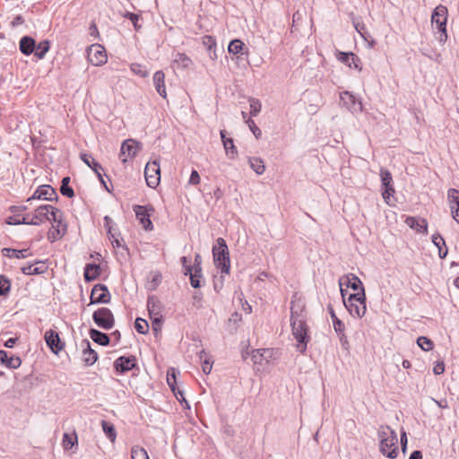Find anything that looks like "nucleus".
Returning <instances> with one entry per match:
<instances>
[{
    "label": "nucleus",
    "instance_id": "nucleus-44",
    "mask_svg": "<svg viewBox=\"0 0 459 459\" xmlns=\"http://www.w3.org/2000/svg\"><path fill=\"white\" fill-rule=\"evenodd\" d=\"M69 181H70V178H68V177H65L62 179L60 192L65 196L73 197L74 195V192L73 188L68 186Z\"/></svg>",
    "mask_w": 459,
    "mask_h": 459
},
{
    "label": "nucleus",
    "instance_id": "nucleus-38",
    "mask_svg": "<svg viewBox=\"0 0 459 459\" xmlns=\"http://www.w3.org/2000/svg\"><path fill=\"white\" fill-rule=\"evenodd\" d=\"M272 356V351L269 349H258L253 351L252 359L254 363H262V359L266 360Z\"/></svg>",
    "mask_w": 459,
    "mask_h": 459
},
{
    "label": "nucleus",
    "instance_id": "nucleus-43",
    "mask_svg": "<svg viewBox=\"0 0 459 459\" xmlns=\"http://www.w3.org/2000/svg\"><path fill=\"white\" fill-rule=\"evenodd\" d=\"M243 48L244 43L240 39H233L228 46V51L230 54L238 55L243 50Z\"/></svg>",
    "mask_w": 459,
    "mask_h": 459
},
{
    "label": "nucleus",
    "instance_id": "nucleus-5",
    "mask_svg": "<svg viewBox=\"0 0 459 459\" xmlns=\"http://www.w3.org/2000/svg\"><path fill=\"white\" fill-rule=\"evenodd\" d=\"M217 244L212 248L214 264L221 273H230V261L226 241L222 238L216 240Z\"/></svg>",
    "mask_w": 459,
    "mask_h": 459
},
{
    "label": "nucleus",
    "instance_id": "nucleus-21",
    "mask_svg": "<svg viewBox=\"0 0 459 459\" xmlns=\"http://www.w3.org/2000/svg\"><path fill=\"white\" fill-rule=\"evenodd\" d=\"M177 374H179V372L176 368H170L167 373V383H168L169 386L170 387L171 391L174 393L177 399L180 403H182V402L186 403V401L184 397L183 392L181 390H178L176 387Z\"/></svg>",
    "mask_w": 459,
    "mask_h": 459
},
{
    "label": "nucleus",
    "instance_id": "nucleus-61",
    "mask_svg": "<svg viewBox=\"0 0 459 459\" xmlns=\"http://www.w3.org/2000/svg\"><path fill=\"white\" fill-rule=\"evenodd\" d=\"M104 222H105V228L107 230V233L108 234H110L111 233V230H112V220L109 216H105L104 217Z\"/></svg>",
    "mask_w": 459,
    "mask_h": 459
},
{
    "label": "nucleus",
    "instance_id": "nucleus-22",
    "mask_svg": "<svg viewBox=\"0 0 459 459\" xmlns=\"http://www.w3.org/2000/svg\"><path fill=\"white\" fill-rule=\"evenodd\" d=\"M339 285L341 289L345 286L346 288H351L359 291H361V288H364L362 281L353 273H349L341 277L339 280Z\"/></svg>",
    "mask_w": 459,
    "mask_h": 459
},
{
    "label": "nucleus",
    "instance_id": "nucleus-11",
    "mask_svg": "<svg viewBox=\"0 0 459 459\" xmlns=\"http://www.w3.org/2000/svg\"><path fill=\"white\" fill-rule=\"evenodd\" d=\"M144 176L146 184L152 188H155L160 181V164L156 160L148 162L145 166Z\"/></svg>",
    "mask_w": 459,
    "mask_h": 459
},
{
    "label": "nucleus",
    "instance_id": "nucleus-55",
    "mask_svg": "<svg viewBox=\"0 0 459 459\" xmlns=\"http://www.w3.org/2000/svg\"><path fill=\"white\" fill-rule=\"evenodd\" d=\"M384 187H385V190L382 193V196H383L384 200L388 204L390 196L393 195V194L394 193V189L393 186H384Z\"/></svg>",
    "mask_w": 459,
    "mask_h": 459
},
{
    "label": "nucleus",
    "instance_id": "nucleus-25",
    "mask_svg": "<svg viewBox=\"0 0 459 459\" xmlns=\"http://www.w3.org/2000/svg\"><path fill=\"white\" fill-rule=\"evenodd\" d=\"M405 223L411 229L417 230L418 232H427L428 222L425 219L416 218V217H407L405 220Z\"/></svg>",
    "mask_w": 459,
    "mask_h": 459
},
{
    "label": "nucleus",
    "instance_id": "nucleus-33",
    "mask_svg": "<svg viewBox=\"0 0 459 459\" xmlns=\"http://www.w3.org/2000/svg\"><path fill=\"white\" fill-rule=\"evenodd\" d=\"M89 334L91 340L100 345L106 346L109 343L108 335L99 330L91 329Z\"/></svg>",
    "mask_w": 459,
    "mask_h": 459
},
{
    "label": "nucleus",
    "instance_id": "nucleus-18",
    "mask_svg": "<svg viewBox=\"0 0 459 459\" xmlns=\"http://www.w3.org/2000/svg\"><path fill=\"white\" fill-rule=\"evenodd\" d=\"M81 160L94 171V173L97 175V177L100 179V181L101 182V184L109 192V189L106 186V183H105L102 174L100 172L101 170H103L101 165L95 159H93L90 154H87V153H82Z\"/></svg>",
    "mask_w": 459,
    "mask_h": 459
},
{
    "label": "nucleus",
    "instance_id": "nucleus-24",
    "mask_svg": "<svg viewBox=\"0 0 459 459\" xmlns=\"http://www.w3.org/2000/svg\"><path fill=\"white\" fill-rule=\"evenodd\" d=\"M152 80L159 95L163 99H166L165 74L162 71H157L154 73Z\"/></svg>",
    "mask_w": 459,
    "mask_h": 459
},
{
    "label": "nucleus",
    "instance_id": "nucleus-10",
    "mask_svg": "<svg viewBox=\"0 0 459 459\" xmlns=\"http://www.w3.org/2000/svg\"><path fill=\"white\" fill-rule=\"evenodd\" d=\"M340 102L353 114L361 113L363 110L361 100L350 91L341 92Z\"/></svg>",
    "mask_w": 459,
    "mask_h": 459
},
{
    "label": "nucleus",
    "instance_id": "nucleus-60",
    "mask_svg": "<svg viewBox=\"0 0 459 459\" xmlns=\"http://www.w3.org/2000/svg\"><path fill=\"white\" fill-rule=\"evenodd\" d=\"M20 220L18 215H13L7 218L6 222L10 225H21Z\"/></svg>",
    "mask_w": 459,
    "mask_h": 459
},
{
    "label": "nucleus",
    "instance_id": "nucleus-9",
    "mask_svg": "<svg viewBox=\"0 0 459 459\" xmlns=\"http://www.w3.org/2000/svg\"><path fill=\"white\" fill-rule=\"evenodd\" d=\"M185 274L190 276V283L193 288L196 289L201 286L202 256L200 254H195L193 266H186Z\"/></svg>",
    "mask_w": 459,
    "mask_h": 459
},
{
    "label": "nucleus",
    "instance_id": "nucleus-63",
    "mask_svg": "<svg viewBox=\"0 0 459 459\" xmlns=\"http://www.w3.org/2000/svg\"><path fill=\"white\" fill-rule=\"evenodd\" d=\"M409 459H422V454L420 451L415 450L411 454Z\"/></svg>",
    "mask_w": 459,
    "mask_h": 459
},
{
    "label": "nucleus",
    "instance_id": "nucleus-62",
    "mask_svg": "<svg viewBox=\"0 0 459 459\" xmlns=\"http://www.w3.org/2000/svg\"><path fill=\"white\" fill-rule=\"evenodd\" d=\"M401 445H402V451L405 453L406 451V446H407V436L404 431L401 433Z\"/></svg>",
    "mask_w": 459,
    "mask_h": 459
},
{
    "label": "nucleus",
    "instance_id": "nucleus-54",
    "mask_svg": "<svg viewBox=\"0 0 459 459\" xmlns=\"http://www.w3.org/2000/svg\"><path fill=\"white\" fill-rule=\"evenodd\" d=\"M123 16L132 22L136 30H138L141 28V25L138 24V21L140 19V16L138 14L130 12H126Z\"/></svg>",
    "mask_w": 459,
    "mask_h": 459
},
{
    "label": "nucleus",
    "instance_id": "nucleus-40",
    "mask_svg": "<svg viewBox=\"0 0 459 459\" xmlns=\"http://www.w3.org/2000/svg\"><path fill=\"white\" fill-rule=\"evenodd\" d=\"M432 242L438 248L439 256L441 258L446 257V255H447V248H446V250L443 252L442 247H446V243L443 237L439 234H434L432 236Z\"/></svg>",
    "mask_w": 459,
    "mask_h": 459
},
{
    "label": "nucleus",
    "instance_id": "nucleus-17",
    "mask_svg": "<svg viewBox=\"0 0 459 459\" xmlns=\"http://www.w3.org/2000/svg\"><path fill=\"white\" fill-rule=\"evenodd\" d=\"M52 221L56 225L54 226L55 231L52 232V238L54 239L60 238L66 232V224L63 221L62 212L56 208V213L52 212Z\"/></svg>",
    "mask_w": 459,
    "mask_h": 459
},
{
    "label": "nucleus",
    "instance_id": "nucleus-14",
    "mask_svg": "<svg viewBox=\"0 0 459 459\" xmlns=\"http://www.w3.org/2000/svg\"><path fill=\"white\" fill-rule=\"evenodd\" d=\"M336 58L341 62L346 65L348 67L351 69H355L359 72H361L362 65L361 61L359 56H357L352 52H342V51H337L336 52Z\"/></svg>",
    "mask_w": 459,
    "mask_h": 459
},
{
    "label": "nucleus",
    "instance_id": "nucleus-7",
    "mask_svg": "<svg viewBox=\"0 0 459 459\" xmlns=\"http://www.w3.org/2000/svg\"><path fill=\"white\" fill-rule=\"evenodd\" d=\"M94 323L104 330L111 329L115 325V318L111 310L108 307H100L97 309L93 315Z\"/></svg>",
    "mask_w": 459,
    "mask_h": 459
},
{
    "label": "nucleus",
    "instance_id": "nucleus-52",
    "mask_svg": "<svg viewBox=\"0 0 459 459\" xmlns=\"http://www.w3.org/2000/svg\"><path fill=\"white\" fill-rule=\"evenodd\" d=\"M11 283L4 276H0V295H5L9 292Z\"/></svg>",
    "mask_w": 459,
    "mask_h": 459
},
{
    "label": "nucleus",
    "instance_id": "nucleus-39",
    "mask_svg": "<svg viewBox=\"0 0 459 459\" xmlns=\"http://www.w3.org/2000/svg\"><path fill=\"white\" fill-rule=\"evenodd\" d=\"M48 49H49V41L43 40V41H40L37 46L35 45V49L33 52L35 53V56L39 59H42L46 56V53L48 51Z\"/></svg>",
    "mask_w": 459,
    "mask_h": 459
},
{
    "label": "nucleus",
    "instance_id": "nucleus-37",
    "mask_svg": "<svg viewBox=\"0 0 459 459\" xmlns=\"http://www.w3.org/2000/svg\"><path fill=\"white\" fill-rule=\"evenodd\" d=\"M101 427H102V430L105 433V435L107 436V437L112 443H114L116 441V438H117V432H116L114 425L112 423H110V422L106 421V420H102L101 421Z\"/></svg>",
    "mask_w": 459,
    "mask_h": 459
},
{
    "label": "nucleus",
    "instance_id": "nucleus-6",
    "mask_svg": "<svg viewBox=\"0 0 459 459\" xmlns=\"http://www.w3.org/2000/svg\"><path fill=\"white\" fill-rule=\"evenodd\" d=\"M52 212L56 213V208L50 204L38 206L31 214L30 224L38 226L46 221H51Z\"/></svg>",
    "mask_w": 459,
    "mask_h": 459
},
{
    "label": "nucleus",
    "instance_id": "nucleus-35",
    "mask_svg": "<svg viewBox=\"0 0 459 459\" xmlns=\"http://www.w3.org/2000/svg\"><path fill=\"white\" fill-rule=\"evenodd\" d=\"M248 163L250 168L257 174L262 175L265 171V166L261 158L258 157H248Z\"/></svg>",
    "mask_w": 459,
    "mask_h": 459
},
{
    "label": "nucleus",
    "instance_id": "nucleus-59",
    "mask_svg": "<svg viewBox=\"0 0 459 459\" xmlns=\"http://www.w3.org/2000/svg\"><path fill=\"white\" fill-rule=\"evenodd\" d=\"M445 371V365L443 362L437 363L433 368V372L436 375H440Z\"/></svg>",
    "mask_w": 459,
    "mask_h": 459
},
{
    "label": "nucleus",
    "instance_id": "nucleus-15",
    "mask_svg": "<svg viewBox=\"0 0 459 459\" xmlns=\"http://www.w3.org/2000/svg\"><path fill=\"white\" fill-rule=\"evenodd\" d=\"M57 198L58 195L52 186H50L49 185H43L36 189L34 194L27 199V202H30L36 199L53 201L57 200Z\"/></svg>",
    "mask_w": 459,
    "mask_h": 459
},
{
    "label": "nucleus",
    "instance_id": "nucleus-29",
    "mask_svg": "<svg viewBox=\"0 0 459 459\" xmlns=\"http://www.w3.org/2000/svg\"><path fill=\"white\" fill-rule=\"evenodd\" d=\"M35 49V40L28 36H24L20 40V50L22 54L29 56Z\"/></svg>",
    "mask_w": 459,
    "mask_h": 459
},
{
    "label": "nucleus",
    "instance_id": "nucleus-42",
    "mask_svg": "<svg viewBox=\"0 0 459 459\" xmlns=\"http://www.w3.org/2000/svg\"><path fill=\"white\" fill-rule=\"evenodd\" d=\"M132 459H150L146 450L139 446H134L131 449Z\"/></svg>",
    "mask_w": 459,
    "mask_h": 459
},
{
    "label": "nucleus",
    "instance_id": "nucleus-58",
    "mask_svg": "<svg viewBox=\"0 0 459 459\" xmlns=\"http://www.w3.org/2000/svg\"><path fill=\"white\" fill-rule=\"evenodd\" d=\"M423 55H425L429 59H432V60H434V61H436L437 63H440L441 60H442V56H441L440 53L433 52V54H429V53L423 52Z\"/></svg>",
    "mask_w": 459,
    "mask_h": 459
},
{
    "label": "nucleus",
    "instance_id": "nucleus-51",
    "mask_svg": "<svg viewBox=\"0 0 459 459\" xmlns=\"http://www.w3.org/2000/svg\"><path fill=\"white\" fill-rule=\"evenodd\" d=\"M333 326L334 331L339 335L340 341H342V339L344 338V333H345V325L342 323V321L341 319L334 320V322H333Z\"/></svg>",
    "mask_w": 459,
    "mask_h": 459
},
{
    "label": "nucleus",
    "instance_id": "nucleus-41",
    "mask_svg": "<svg viewBox=\"0 0 459 459\" xmlns=\"http://www.w3.org/2000/svg\"><path fill=\"white\" fill-rule=\"evenodd\" d=\"M224 150L227 156L230 159H236L238 157V150L234 144L233 140L230 138V140L224 141Z\"/></svg>",
    "mask_w": 459,
    "mask_h": 459
},
{
    "label": "nucleus",
    "instance_id": "nucleus-46",
    "mask_svg": "<svg viewBox=\"0 0 459 459\" xmlns=\"http://www.w3.org/2000/svg\"><path fill=\"white\" fill-rule=\"evenodd\" d=\"M130 70L136 75L145 78L149 75V72L140 64L133 63L130 65Z\"/></svg>",
    "mask_w": 459,
    "mask_h": 459
},
{
    "label": "nucleus",
    "instance_id": "nucleus-12",
    "mask_svg": "<svg viewBox=\"0 0 459 459\" xmlns=\"http://www.w3.org/2000/svg\"><path fill=\"white\" fill-rule=\"evenodd\" d=\"M87 56L89 62L95 66L102 65L108 61L105 48L99 44H93L88 48Z\"/></svg>",
    "mask_w": 459,
    "mask_h": 459
},
{
    "label": "nucleus",
    "instance_id": "nucleus-32",
    "mask_svg": "<svg viewBox=\"0 0 459 459\" xmlns=\"http://www.w3.org/2000/svg\"><path fill=\"white\" fill-rule=\"evenodd\" d=\"M100 267L95 264H88L84 268V279L86 281H91L99 277Z\"/></svg>",
    "mask_w": 459,
    "mask_h": 459
},
{
    "label": "nucleus",
    "instance_id": "nucleus-34",
    "mask_svg": "<svg viewBox=\"0 0 459 459\" xmlns=\"http://www.w3.org/2000/svg\"><path fill=\"white\" fill-rule=\"evenodd\" d=\"M199 359L202 363L203 372L206 375L210 374L212 368V363H213L211 356L205 351V350H202L199 352Z\"/></svg>",
    "mask_w": 459,
    "mask_h": 459
},
{
    "label": "nucleus",
    "instance_id": "nucleus-3",
    "mask_svg": "<svg viewBox=\"0 0 459 459\" xmlns=\"http://www.w3.org/2000/svg\"><path fill=\"white\" fill-rule=\"evenodd\" d=\"M448 18V10L443 4L437 5L431 14V25L439 34L438 41L444 44L447 39L446 22Z\"/></svg>",
    "mask_w": 459,
    "mask_h": 459
},
{
    "label": "nucleus",
    "instance_id": "nucleus-19",
    "mask_svg": "<svg viewBox=\"0 0 459 459\" xmlns=\"http://www.w3.org/2000/svg\"><path fill=\"white\" fill-rule=\"evenodd\" d=\"M136 366V358L134 356L117 358L114 362V368L120 373H126Z\"/></svg>",
    "mask_w": 459,
    "mask_h": 459
},
{
    "label": "nucleus",
    "instance_id": "nucleus-57",
    "mask_svg": "<svg viewBox=\"0 0 459 459\" xmlns=\"http://www.w3.org/2000/svg\"><path fill=\"white\" fill-rule=\"evenodd\" d=\"M152 328L156 333H158L160 329L161 316H153V317H152Z\"/></svg>",
    "mask_w": 459,
    "mask_h": 459
},
{
    "label": "nucleus",
    "instance_id": "nucleus-20",
    "mask_svg": "<svg viewBox=\"0 0 459 459\" xmlns=\"http://www.w3.org/2000/svg\"><path fill=\"white\" fill-rule=\"evenodd\" d=\"M133 209L135 212L137 220L140 221L142 226L146 230H152L153 226L152 221L150 220L151 214L149 213L147 208L143 205H134Z\"/></svg>",
    "mask_w": 459,
    "mask_h": 459
},
{
    "label": "nucleus",
    "instance_id": "nucleus-30",
    "mask_svg": "<svg viewBox=\"0 0 459 459\" xmlns=\"http://www.w3.org/2000/svg\"><path fill=\"white\" fill-rule=\"evenodd\" d=\"M173 64L178 69H186L192 65V60L184 53H177L174 56Z\"/></svg>",
    "mask_w": 459,
    "mask_h": 459
},
{
    "label": "nucleus",
    "instance_id": "nucleus-28",
    "mask_svg": "<svg viewBox=\"0 0 459 459\" xmlns=\"http://www.w3.org/2000/svg\"><path fill=\"white\" fill-rule=\"evenodd\" d=\"M447 199L451 213H457L459 210V190L450 188L447 192Z\"/></svg>",
    "mask_w": 459,
    "mask_h": 459
},
{
    "label": "nucleus",
    "instance_id": "nucleus-23",
    "mask_svg": "<svg viewBox=\"0 0 459 459\" xmlns=\"http://www.w3.org/2000/svg\"><path fill=\"white\" fill-rule=\"evenodd\" d=\"M82 348V360L86 366L93 365L98 359V353L91 349V343L88 340L84 339L81 342Z\"/></svg>",
    "mask_w": 459,
    "mask_h": 459
},
{
    "label": "nucleus",
    "instance_id": "nucleus-47",
    "mask_svg": "<svg viewBox=\"0 0 459 459\" xmlns=\"http://www.w3.org/2000/svg\"><path fill=\"white\" fill-rule=\"evenodd\" d=\"M248 101L250 106V115L253 117H256L262 108V104L260 100L255 98H250Z\"/></svg>",
    "mask_w": 459,
    "mask_h": 459
},
{
    "label": "nucleus",
    "instance_id": "nucleus-27",
    "mask_svg": "<svg viewBox=\"0 0 459 459\" xmlns=\"http://www.w3.org/2000/svg\"><path fill=\"white\" fill-rule=\"evenodd\" d=\"M0 362L10 368H18L22 364L19 357H9L4 351H0Z\"/></svg>",
    "mask_w": 459,
    "mask_h": 459
},
{
    "label": "nucleus",
    "instance_id": "nucleus-53",
    "mask_svg": "<svg viewBox=\"0 0 459 459\" xmlns=\"http://www.w3.org/2000/svg\"><path fill=\"white\" fill-rule=\"evenodd\" d=\"M246 123L247 124L249 129L251 130V132L253 133V134L255 135V137L256 139H259L261 136H262V131L260 130V128L255 125V121L248 118Z\"/></svg>",
    "mask_w": 459,
    "mask_h": 459
},
{
    "label": "nucleus",
    "instance_id": "nucleus-26",
    "mask_svg": "<svg viewBox=\"0 0 459 459\" xmlns=\"http://www.w3.org/2000/svg\"><path fill=\"white\" fill-rule=\"evenodd\" d=\"M48 266L44 262L38 261L35 264H30L22 268V273L26 275H34L44 273Z\"/></svg>",
    "mask_w": 459,
    "mask_h": 459
},
{
    "label": "nucleus",
    "instance_id": "nucleus-36",
    "mask_svg": "<svg viewBox=\"0 0 459 459\" xmlns=\"http://www.w3.org/2000/svg\"><path fill=\"white\" fill-rule=\"evenodd\" d=\"M147 307L151 317L160 316V306L156 298L150 297L148 299Z\"/></svg>",
    "mask_w": 459,
    "mask_h": 459
},
{
    "label": "nucleus",
    "instance_id": "nucleus-56",
    "mask_svg": "<svg viewBox=\"0 0 459 459\" xmlns=\"http://www.w3.org/2000/svg\"><path fill=\"white\" fill-rule=\"evenodd\" d=\"M199 183H200L199 173L194 169V170H192L190 178H189V184L198 185Z\"/></svg>",
    "mask_w": 459,
    "mask_h": 459
},
{
    "label": "nucleus",
    "instance_id": "nucleus-64",
    "mask_svg": "<svg viewBox=\"0 0 459 459\" xmlns=\"http://www.w3.org/2000/svg\"><path fill=\"white\" fill-rule=\"evenodd\" d=\"M17 339L16 338H9L5 342L4 346L7 348H13L14 344L16 343Z\"/></svg>",
    "mask_w": 459,
    "mask_h": 459
},
{
    "label": "nucleus",
    "instance_id": "nucleus-2",
    "mask_svg": "<svg viewBox=\"0 0 459 459\" xmlns=\"http://www.w3.org/2000/svg\"><path fill=\"white\" fill-rule=\"evenodd\" d=\"M290 325L292 334L298 342L297 347L300 352H304L309 342V336L307 334L308 329L302 313H299L293 308H291Z\"/></svg>",
    "mask_w": 459,
    "mask_h": 459
},
{
    "label": "nucleus",
    "instance_id": "nucleus-31",
    "mask_svg": "<svg viewBox=\"0 0 459 459\" xmlns=\"http://www.w3.org/2000/svg\"><path fill=\"white\" fill-rule=\"evenodd\" d=\"M2 254L4 256L10 257V258H17V259L26 258L30 255L29 249L18 250V249H13V248H7V247H4L2 249Z\"/></svg>",
    "mask_w": 459,
    "mask_h": 459
},
{
    "label": "nucleus",
    "instance_id": "nucleus-1",
    "mask_svg": "<svg viewBox=\"0 0 459 459\" xmlns=\"http://www.w3.org/2000/svg\"><path fill=\"white\" fill-rule=\"evenodd\" d=\"M379 450L388 458L394 459L398 455L397 435L389 426L382 425L377 430Z\"/></svg>",
    "mask_w": 459,
    "mask_h": 459
},
{
    "label": "nucleus",
    "instance_id": "nucleus-8",
    "mask_svg": "<svg viewBox=\"0 0 459 459\" xmlns=\"http://www.w3.org/2000/svg\"><path fill=\"white\" fill-rule=\"evenodd\" d=\"M141 150V143L134 139L125 140L120 148L119 159L126 164L129 160L134 159Z\"/></svg>",
    "mask_w": 459,
    "mask_h": 459
},
{
    "label": "nucleus",
    "instance_id": "nucleus-50",
    "mask_svg": "<svg viewBox=\"0 0 459 459\" xmlns=\"http://www.w3.org/2000/svg\"><path fill=\"white\" fill-rule=\"evenodd\" d=\"M76 441V435L71 436L65 433L63 437V446L65 450L71 449L74 446Z\"/></svg>",
    "mask_w": 459,
    "mask_h": 459
},
{
    "label": "nucleus",
    "instance_id": "nucleus-45",
    "mask_svg": "<svg viewBox=\"0 0 459 459\" xmlns=\"http://www.w3.org/2000/svg\"><path fill=\"white\" fill-rule=\"evenodd\" d=\"M134 328L139 333L145 334L149 330L148 322L145 319L138 317L134 322Z\"/></svg>",
    "mask_w": 459,
    "mask_h": 459
},
{
    "label": "nucleus",
    "instance_id": "nucleus-4",
    "mask_svg": "<svg viewBox=\"0 0 459 459\" xmlns=\"http://www.w3.org/2000/svg\"><path fill=\"white\" fill-rule=\"evenodd\" d=\"M344 306L353 317L361 318L367 311L365 289L344 299Z\"/></svg>",
    "mask_w": 459,
    "mask_h": 459
},
{
    "label": "nucleus",
    "instance_id": "nucleus-48",
    "mask_svg": "<svg viewBox=\"0 0 459 459\" xmlns=\"http://www.w3.org/2000/svg\"><path fill=\"white\" fill-rule=\"evenodd\" d=\"M380 177H381V183H382L383 186H392V181H393L392 175L387 169H380Z\"/></svg>",
    "mask_w": 459,
    "mask_h": 459
},
{
    "label": "nucleus",
    "instance_id": "nucleus-16",
    "mask_svg": "<svg viewBox=\"0 0 459 459\" xmlns=\"http://www.w3.org/2000/svg\"><path fill=\"white\" fill-rule=\"evenodd\" d=\"M44 338L47 345L55 354H58L65 347V343L61 341L59 334L52 329L46 331Z\"/></svg>",
    "mask_w": 459,
    "mask_h": 459
},
{
    "label": "nucleus",
    "instance_id": "nucleus-49",
    "mask_svg": "<svg viewBox=\"0 0 459 459\" xmlns=\"http://www.w3.org/2000/svg\"><path fill=\"white\" fill-rule=\"evenodd\" d=\"M417 344L426 351H429L433 349V342L425 336H420L417 339Z\"/></svg>",
    "mask_w": 459,
    "mask_h": 459
},
{
    "label": "nucleus",
    "instance_id": "nucleus-13",
    "mask_svg": "<svg viewBox=\"0 0 459 459\" xmlns=\"http://www.w3.org/2000/svg\"><path fill=\"white\" fill-rule=\"evenodd\" d=\"M110 301V293L104 284H96L91 293L90 304H108Z\"/></svg>",
    "mask_w": 459,
    "mask_h": 459
}]
</instances>
